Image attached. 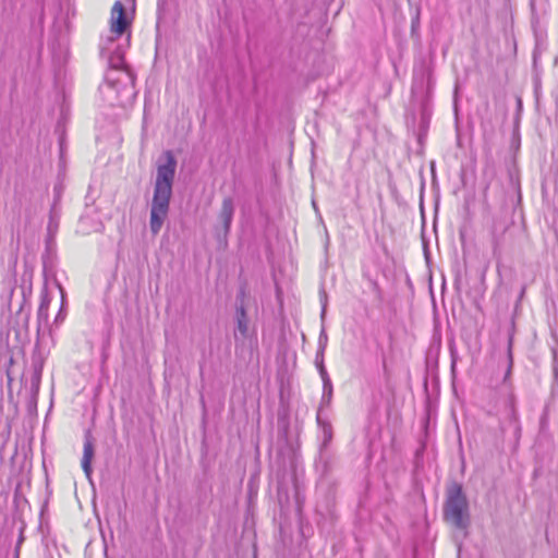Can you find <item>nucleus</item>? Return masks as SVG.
<instances>
[{
	"instance_id": "nucleus-3",
	"label": "nucleus",
	"mask_w": 558,
	"mask_h": 558,
	"mask_svg": "<svg viewBox=\"0 0 558 558\" xmlns=\"http://www.w3.org/2000/svg\"><path fill=\"white\" fill-rule=\"evenodd\" d=\"M444 517L457 529H465L469 524L468 499L462 486L458 483L451 484L447 489Z\"/></svg>"
},
{
	"instance_id": "nucleus-23",
	"label": "nucleus",
	"mask_w": 558,
	"mask_h": 558,
	"mask_svg": "<svg viewBox=\"0 0 558 558\" xmlns=\"http://www.w3.org/2000/svg\"><path fill=\"white\" fill-rule=\"evenodd\" d=\"M428 283H429V288L432 289L433 280H429Z\"/></svg>"
},
{
	"instance_id": "nucleus-13",
	"label": "nucleus",
	"mask_w": 558,
	"mask_h": 558,
	"mask_svg": "<svg viewBox=\"0 0 558 558\" xmlns=\"http://www.w3.org/2000/svg\"><path fill=\"white\" fill-rule=\"evenodd\" d=\"M327 343H328V335L326 332L325 327L323 326L322 330L319 332V337H318V350H317V352H322L323 354H325V350L327 348Z\"/></svg>"
},
{
	"instance_id": "nucleus-21",
	"label": "nucleus",
	"mask_w": 558,
	"mask_h": 558,
	"mask_svg": "<svg viewBox=\"0 0 558 558\" xmlns=\"http://www.w3.org/2000/svg\"><path fill=\"white\" fill-rule=\"evenodd\" d=\"M59 288V290L62 292V287H60L59 281H54Z\"/></svg>"
},
{
	"instance_id": "nucleus-17",
	"label": "nucleus",
	"mask_w": 558,
	"mask_h": 558,
	"mask_svg": "<svg viewBox=\"0 0 558 558\" xmlns=\"http://www.w3.org/2000/svg\"><path fill=\"white\" fill-rule=\"evenodd\" d=\"M44 270H45V279H49V277H50L51 275L48 272V269H47V265H46V264H45Z\"/></svg>"
},
{
	"instance_id": "nucleus-22",
	"label": "nucleus",
	"mask_w": 558,
	"mask_h": 558,
	"mask_svg": "<svg viewBox=\"0 0 558 558\" xmlns=\"http://www.w3.org/2000/svg\"><path fill=\"white\" fill-rule=\"evenodd\" d=\"M556 359H557V352L554 351V360H556Z\"/></svg>"
},
{
	"instance_id": "nucleus-20",
	"label": "nucleus",
	"mask_w": 558,
	"mask_h": 558,
	"mask_svg": "<svg viewBox=\"0 0 558 558\" xmlns=\"http://www.w3.org/2000/svg\"><path fill=\"white\" fill-rule=\"evenodd\" d=\"M446 283H447V281H446V280L440 281V288H441V290H444V289H445Z\"/></svg>"
},
{
	"instance_id": "nucleus-8",
	"label": "nucleus",
	"mask_w": 558,
	"mask_h": 558,
	"mask_svg": "<svg viewBox=\"0 0 558 558\" xmlns=\"http://www.w3.org/2000/svg\"><path fill=\"white\" fill-rule=\"evenodd\" d=\"M316 421H317L318 426L322 429V435H323L320 447H319L320 456H323L332 440L333 429H332L331 423L328 420L323 418L322 413H317Z\"/></svg>"
},
{
	"instance_id": "nucleus-1",
	"label": "nucleus",
	"mask_w": 558,
	"mask_h": 558,
	"mask_svg": "<svg viewBox=\"0 0 558 558\" xmlns=\"http://www.w3.org/2000/svg\"><path fill=\"white\" fill-rule=\"evenodd\" d=\"M166 162L157 167L154 195L150 205L149 229L157 235L168 217L177 160L170 150L165 153Z\"/></svg>"
},
{
	"instance_id": "nucleus-4",
	"label": "nucleus",
	"mask_w": 558,
	"mask_h": 558,
	"mask_svg": "<svg viewBox=\"0 0 558 558\" xmlns=\"http://www.w3.org/2000/svg\"><path fill=\"white\" fill-rule=\"evenodd\" d=\"M32 292V281H22L21 284L11 289L10 305L13 306L16 303L17 312H23L26 306L29 307Z\"/></svg>"
},
{
	"instance_id": "nucleus-19",
	"label": "nucleus",
	"mask_w": 558,
	"mask_h": 558,
	"mask_svg": "<svg viewBox=\"0 0 558 558\" xmlns=\"http://www.w3.org/2000/svg\"><path fill=\"white\" fill-rule=\"evenodd\" d=\"M452 282H453V289H454V290H459V289H460V287H459V282H460V281L454 280V281H452Z\"/></svg>"
},
{
	"instance_id": "nucleus-15",
	"label": "nucleus",
	"mask_w": 558,
	"mask_h": 558,
	"mask_svg": "<svg viewBox=\"0 0 558 558\" xmlns=\"http://www.w3.org/2000/svg\"><path fill=\"white\" fill-rule=\"evenodd\" d=\"M54 228H57V225L53 223V219L52 217L50 218V222H49V226H48V230L51 232Z\"/></svg>"
},
{
	"instance_id": "nucleus-2",
	"label": "nucleus",
	"mask_w": 558,
	"mask_h": 558,
	"mask_svg": "<svg viewBox=\"0 0 558 558\" xmlns=\"http://www.w3.org/2000/svg\"><path fill=\"white\" fill-rule=\"evenodd\" d=\"M257 311L256 301L246 292V286L241 284L239 293L235 298V328H234V347L235 354L241 357H252L253 351L257 345L255 328L250 326L248 313Z\"/></svg>"
},
{
	"instance_id": "nucleus-18",
	"label": "nucleus",
	"mask_w": 558,
	"mask_h": 558,
	"mask_svg": "<svg viewBox=\"0 0 558 558\" xmlns=\"http://www.w3.org/2000/svg\"><path fill=\"white\" fill-rule=\"evenodd\" d=\"M63 319H64V316L62 315L61 312H59V314L56 317V322L63 320Z\"/></svg>"
},
{
	"instance_id": "nucleus-5",
	"label": "nucleus",
	"mask_w": 558,
	"mask_h": 558,
	"mask_svg": "<svg viewBox=\"0 0 558 558\" xmlns=\"http://www.w3.org/2000/svg\"><path fill=\"white\" fill-rule=\"evenodd\" d=\"M130 22L125 15L124 5L117 1L111 9L110 29L117 35H122L129 27Z\"/></svg>"
},
{
	"instance_id": "nucleus-12",
	"label": "nucleus",
	"mask_w": 558,
	"mask_h": 558,
	"mask_svg": "<svg viewBox=\"0 0 558 558\" xmlns=\"http://www.w3.org/2000/svg\"><path fill=\"white\" fill-rule=\"evenodd\" d=\"M50 300L45 294V290L43 291L41 302L38 308V318L47 319L48 318V308H49Z\"/></svg>"
},
{
	"instance_id": "nucleus-9",
	"label": "nucleus",
	"mask_w": 558,
	"mask_h": 558,
	"mask_svg": "<svg viewBox=\"0 0 558 558\" xmlns=\"http://www.w3.org/2000/svg\"><path fill=\"white\" fill-rule=\"evenodd\" d=\"M333 386L331 379L323 381V395L317 413H322L324 408H329L332 402Z\"/></svg>"
},
{
	"instance_id": "nucleus-14",
	"label": "nucleus",
	"mask_w": 558,
	"mask_h": 558,
	"mask_svg": "<svg viewBox=\"0 0 558 558\" xmlns=\"http://www.w3.org/2000/svg\"><path fill=\"white\" fill-rule=\"evenodd\" d=\"M509 405H510V411H511V418L517 421L518 420V413H517V410H515V407H514V398L513 397H510Z\"/></svg>"
},
{
	"instance_id": "nucleus-16",
	"label": "nucleus",
	"mask_w": 558,
	"mask_h": 558,
	"mask_svg": "<svg viewBox=\"0 0 558 558\" xmlns=\"http://www.w3.org/2000/svg\"><path fill=\"white\" fill-rule=\"evenodd\" d=\"M509 348H511V340L509 341ZM509 360H510V364H512L511 349H509ZM509 368H511V365H509ZM509 372H510V369H508V373Z\"/></svg>"
},
{
	"instance_id": "nucleus-7",
	"label": "nucleus",
	"mask_w": 558,
	"mask_h": 558,
	"mask_svg": "<svg viewBox=\"0 0 558 558\" xmlns=\"http://www.w3.org/2000/svg\"><path fill=\"white\" fill-rule=\"evenodd\" d=\"M234 215V204L231 197H225L222 201L221 209L218 215V219L221 222L222 233L225 236L230 231L231 222Z\"/></svg>"
},
{
	"instance_id": "nucleus-10",
	"label": "nucleus",
	"mask_w": 558,
	"mask_h": 558,
	"mask_svg": "<svg viewBox=\"0 0 558 558\" xmlns=\"http://www.w3.org/2000/svg\"><path fill=\"white\" fill-rule=\"evenodd\" d=\"M324 356L325 354H323L322 352H316L315 365L317 367L322 381L330 379L329 374L325 367Z\"/></svg>"
},
{
	"instance_id": "nucleus-6",
	"label": "nucleus",
	"mask_w": 558,
	"mask_h": 558,
	"mask_svg": "<svg viewBox=\"0 0 558 558\" xmlns=\"http://www.w3.org/2000/svg\"><path fill=\"white\" fill-rule=\"evenodd\" d=\"M94 456H95L94 439H93L92 433L89 430H87L85 433L84 450H83V458H82V469L87 478H90L92 473H93L92 461L94 459Z\"/></svg>"
},
{
	"instance_id": "nucleus-11",
	"label": "nucleus",
	"mask_w": 558,
	"mask_h": 558,
	"mask_svg": "<svg viewBox=\"0 0 558 558\" xmlns=\"http://www.w3.org/2000/svg\"><path fill=\"white\" fill-rule=\"evenodd\" d=\"M319 301H320V305H322L320 319H322V323L324 324L326 313H327V305H328V295H327V292H326V289L324 286H320V288H319Z\"/></svg>"
}]
</instances>
